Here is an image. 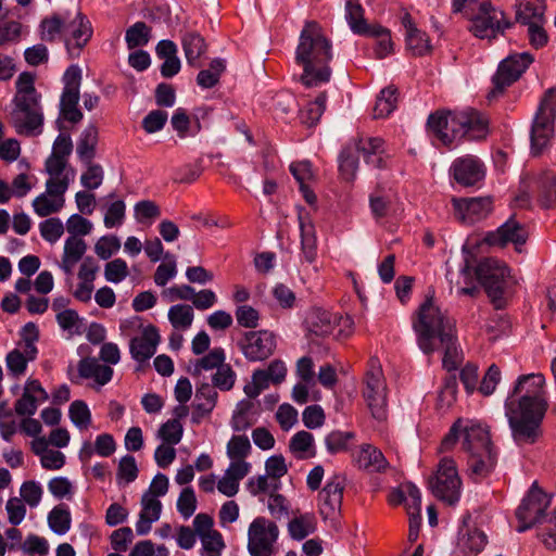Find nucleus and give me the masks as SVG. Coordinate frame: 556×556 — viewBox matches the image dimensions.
Returning <instances> with one entry per match:
<instances>
[{"instance_id": "obj_25", "label": "nucleus", "mask_w": 556, "mask_h": 556, "mask_svg": "<svg viewBox=\"0 0 556 556\" xmlns=\"http://www.w3.org/2000/svg\"><path fill=\"white\" fill-rule=\"evenodd\" d=\"M354 460L359 469L368 472L384 471L389 465L382 452L370 444H363Z\"/></svg>"}, {"instance_id": "obj_20", "label": "nucleus", "mask_w": 556, "mask_h": 556, "mask_svg": "<svg viewBox=\"0 0 556 556\" xmlns=\"http://www.w3.org/2000/svg\"><path fill=\"white\" fill-rule=\"evenodd\" d=\"M160 339L157 328L149 325L140 337L130 340L129 350L132 358L139 363L150 359L156 351Z\"/></svg>"}, {"instance_id": "obj_23", "label": "nucleus", "mask_w": 556, "mask_h": 556, "mask_svg": "<svg viewBox=\"0 0 556 556\" xmlns=\"http://www.w3.org/2000/svg\"><path fill=\"white\" fill-rule=\"evenodd\" d=\"M218 393L210 383H202L197 388L193 403L192 422L199 424L214 409Z\"/></svg>"}, {"instance_id": "obj_8", "label": "nucleus", "mask_w": 556, "mask_h": 556, "mask_svg": "<svg viewBox=\"0 0 556 556\" xmlns=\"http://www.w3.org/2000/svg\"><path fill=\"white\" fill-rule=\"evenodd\" d=\"M470 21L469 30L480 39H494L514 25L504 11L493 7L491 2H482Z\"/></svg>"}, {"instance_id": "obj_15", "label": "nucleus", "mask_w": 556, "mask_h": 556, "mask_svg": "<svg viewBox=\"0 0 556 556\" xmlns=\"http://www.w3.org/2000/svg\"><path fill=\"white\" fill-rule=\"evenodd\" d=\"M344 483L343 479L334 476L318 494V511L325 521L336 526L341 516Z\"/></svg>"}, {"instance_id": "obj_60", "label": "nucleus", "mask_w": 556, "mask_h": 556, "mask_svg": "<svg viewBox=\"0 0 556 556\" xmlns=\"http://www.w3.org/2000/svg\"><path fill=\"white\" fill-rule=\"evenodd\" d=\"M213 387L222 391H229L233 388L236 374L228 364L219 366L213 376Z\"/></svg>"}, {"instance_id": "obj_62", "label": "nucleus", "mask_w": 556, "mask_h": 556, "mask_svg": "<svg viewBox=\"0 0 556 556\" xmlns=\"http://www.w3.org/2000/svg\"><path fill=\"white\" fill-rule=\"evenodd\" d=\"M21 337L24 342L25 352L29 354L30 359H35L38 353L35 342L39 339V330L37 326L31 321L27 323L22 328Z\"/></svg>"}, {"instance_id": "obj_28", "label": "nucleus", "mask_w": 556, "mask_h": 556, "mask_svg": "<svg viewBox=\"0 0 556 556\" xmlns=\"http://www.w3.org/2000/svg\"><path fill=\"white\" fill-rule=\"evenodd\" d=\"M79 377L85 379L93 378L100 386H104L111 381L113 369L108 365H101L97 358L85 357L78 363Z\"/></svg>"}, {"instance_id": "obj_7", "label": "nucleus", "mask_w": 556, "mask_h": 556, "mask_svg": "<svg viewBox=\"0 0 556 556\" xmlns=\"http://www.w3.org/2000/svg\"><path fill=\"white\" fill-rule=\"evenodd\" d=\"M556 88H548L539 104L531 127V152L538 156L548 147L554 135Z\"/></svg>"}, {"instance_id": "obj_16", "label": "nucleus", "mask_w": 556, "mask_h": 556, "mask_svg": "<svg viewBox=\"0 0 556 556\" xmlns=\"http://www.w3.org/2000/svg\"><path fill=\"white\" fill-rule=\"evenodd\" d=\"M492 198H453L455 215L464 223L473 224L484 219L492 211Z\"/></svg>"}, {"instance_id": "obj_33", "label": "nucleus", "mask_w": 556, "mask_h": 556, "mask_svg": "<svg viewBox=\"0 0 556 556\" xmlns=\"http://www.w3.org/2000/svg\"><path fill=\"white\" fill-rule=\"evenodd\" d=\"M358 168V152L354 146L345 147L339 155L340 176L345 181H353Z\"/></svg>"}, {"instance_id": "obj_22", "label": "nucleus", "mask_w": 556, "mask_h": 556, "mask_svg": "<svg viewBox=\"0 0 556 556\" xmlns=\"http://www.w3.org/2000/svg\"><path fill=\"white\" fill-rule=\"evenodd\" d=\"M332 314L320 307L311 308L305 316L304 326L311 336L326 337L334 328Z\"/></svg>"}, {"instance_id": "obj_3", "label": "nucleus", "mask_w": 556, "mask_h": 556, "mask_svg": "<svg viewBox=\"0 0 556 556\" xmlns=\"http://www.w3.org/2000/svg\"><path fill=\"white\" fill-rule=\"evenodd\" d=\"M331 59L332 45L321 26L316 21H306L300 33L294 56L295 64L303 68L301 83L306 87L328 83L331 77Z\"/></svg>"}, {"instance_id": "obj_19", "label": "nucleus", "mask_w": 556, "mask_h": 556, "mask_svg": "<svg viewBox=\"0 0 556 556\" xmlns=\"http://www.w3.org/2000/svg\"><path fill=\"white\" fill-rule=\"evenodd\" d=\"M463 437L462 447L466 453L493 448L488 428L473 420H463Z\"/></svg>"}, {"instance_id": "obj_17", "label": "nucleus", "mask_w": 556, "mask_h": 556, "mask_svg": "<svg viewBox=\"0 0 556 556\" xmlns=\"http://www.w3.org/2000/svg\"><path fill=\"white\" fill-rule=\"evenodd\" d=\"M527 239L528 232L525 226L518 220H516L514 216H511L495 231L488 232L485 235L484 241L489 245L500 248H504L508 243H514L516 245L517 251H520L518 249V245L525 244Z\"/></svg>"}, {"instance_id": "obj_35", "label": "nucleus", "mask_w": 556, "mask_h": 556, "mask_svg": "<svg viewBox=\"0 0 556 556\" xmlns=\"http://www.w3.org/2000/svg\"><path fill=\"white\" fill-rule=\"evenodd\" d=\"M289 534L293 540L301 541L316 530V518L313 514H303L288 523Z\"/></svg>"}, {"instance_id": "obj_36", "label": "nucleus", "mask_w": 556, "mask_h": 556, "mask_svg": "<svg viewBox=\"0 0 556 556\" xmlns=\"http://www.w3.org/2000/svg\"><path fill=\"white\" fill-rule=\"evenodd\" d=\"M363 396L372 417L377 420H384L387 418V390L380 392L376 388L374 390L364 389Z\"/></svg>"}, {"instance_id": "obj_11", "label": "nucleus", "mask_w": 556, "mask_h": 556, "mask_svg": "<svg viewBox=\"0 0 556 556\" xmlns=\"http://www.w3.org/2000/svg\"><path fill=\"white\" fill-rule=\"evenodd\" d=\"M551 504L547 494L534 482L523 498L521 505L516 510V517L519 521L518 532H525L535 525L542 527L547 520L545 510Z\"/></svg>"}, {"instance_id": "obj_4", "label": "nucleus", "mask_w": 556, "mask_h": 556, "mask_svg": "<svg viewBox=\"0 0 556 556\" xmlns=\"http://www.w3.org/2000/svg\"><path fill=\"white\" fill-rule=\"evenodd\" d=\"M16 93L13 98V110L10 114L11 124L22 136L41 134L43 113L40 104L41 94L35 88V75L23 72L16 79Z\"/></svg>"}, {"instance_id": "obj_54", "label": "nucleus", "mask_w": 556, "mask_h": 556, "mask_svg": "<svg viewBox=\"0 0 556 556\" xmlns=\"http://www.w3.org/2000/svg\"><path fill=\"white\" fill-rule=\"evenodd\" d=\"M31 361L25 350L22 352L18 349L9 352L5 357L7 367L15 377L23 375L26 371L27 363Z\"/></svg>"}, {"instance_id": "obj_40", "label": "nucleus", "mask_w": 556, "mask_h": 556, "mask_svg": "<svg viewBox=\"0 0 556 556\" xmlns=\"http://www.w3.org/2000/svg\"><path fill=\"white\" fill-rule=\"evenodd\" d=\"M68 18V12L64 14H53L51 17L43 18L40 24L41 39L51 42L58 35L64 34L65 22Z\"/></svg>"}, {"instance_id": "obj_50", "label": "nucleus", "mask_w": 556, "mask_h": 556, "mask_svg": "<svg viewBox=\"0 0 556 556\" xmlns=\"http://www.w3.org/2000/svg\"><path fill=\"white\" fill-rule=\"evenodd\" d=\"M375 388L376 390L379 389L381 392L382 390H387V384L379 361L377 358H370L369 368L365 374L364 389L374 390Z\"/></svg>"}, {"instance_id": "obj_38", "label": "nucleus", "mask_w": 556, "mask_h": 556, "mask_svg": "<svg viewBox=\"0 0 556 556\" xmlns=\"http://www.w3.org/2000/svg\"><path fill=\"white\" fill-rule=\"evenodd\" d=\"M396 94L397 89L392 86H389L380 91L374 108L375 118L387 117L394 111L397 102Z\"/></svg>"}, {"instance_id": "obj_6", "label": "nucleus", "mask_w": 556, "mask_h": 556, "mask_svg": "<svg viewBox=\"0 0 556 556\" xmlns=\"http://www.w3.org/2000/svg\"><path fill=\"white\" fill-rule=\"evenodd\" d=\"M475 273L494 308H504L506 305L505 291L511 279L508 266L503 261L488 257L478 264Z\"/></svg>"}, {"instance_id": "obj_51", "label": "nucleus", "mask_w": 556, "mask_h": 556, "mask_svg": "<svg viewBox=\"0 0 556 556\" xmlns=\"http://www.w3.org/2000/svg\"><path fill=\"white\" fill-rule=\"evenodd\" d=\"M77 30H71V37L75 40V47L80 50L92 36V27L90 21L79 10H77Z\"/></svg>"}, {"instance_id": "obj_10", "label": "nucleus", "mask_w": 556, "mask_h": 556, "mask_svg": "<svg viewBox=\"0 0 556 556\" xmlns=\"http://www.w3.org/2000/svg\"><path fill=\"white\" fill-rule=\"evenodd\" d=\"M462 481L453 458L444 457L439 464L435 476L429 479L432 494L440 501L454 505L460 495Z\"/></svg>"}, {"instance_id": "obj_29", "label": "nucleus", "mask_w": 556, "mask_h": 556, "mask_svg": "<svg viewBox=\"0 0 556 556\" xmlns=\"http://www.w3.org/2000/svg\"><path fill=\"white\" fill-rule=\"evenodd\" d=\"M299 224L301 230V250L304 260L307 263L315 262L317 257V240L315 227L306 216L299 215Z\"/></svg>"}, {"instance_id": "obj_52", "label": "nucleus", "mask_w": 556, "mask_h": 556, "mask_svg": "<svg viewBox=\"0 0 556 556\" xmlns=\"http://www.w3.org/2000/svg\"><path fill=\"white\" fill-rule=\"evenodd\" d=\"M314 446V437L311 432L301 430L296 432L290 440L289 450L296 455L298 458H305L303 455L309 452Z\"/></svg>"}, {"instance_id": "obj_61", "label": "nucleus", "mask_w": 556, "mask_h": 556, "mask_svg": "<svg viewBox=\"0 0 556 556\" xmlns=\"http://www.w3.org/2000/svg\"><path fill=\"white\" fill-rule=\"evenodd\" d=\"M177 509L184 518L191 517L197 509V497L192 488L182 489L177 501Z\"/></svg>"}, {"instance_id": "obj_12", "label": "nucleus", "mask_w": 556, "mask_h": 556, "mask_svg": "<svg viewBox=\"0 0 556 556\" xmlns=\"http://www.w3.org/2000/svg\"><path fill=\"white\" fill-rule=\"evenodd\" d=\"M63 83L64 88L60 99V114L65 121L77 124L83 119V113L77 108L81 84V70L78 65L73 64L67 67L63 75Z\"/></svg>"}, {"instance_id": "obj_30", "label": "nucleus", "mask_w": 556, "mask_h": 556, "mask_svg": "<svg viewBox=\"0 0 556 556\" xmlns=\"http://www.w3.org/2000/svg\"><path fill=\"white\" fill-rule=\"evenodd\" d=\"M290 172L300 185V191L309 205H314L317 201L316 194L306 185V181L313 177L311 163L308 161L295 162L290 165Z\"/></svg>"}, {"instance_id": "obj_26", "label": "nucleus", "mask_w": 556, "mask_h": 556, "mask_svg": "<svg viewBox=\"0 0 556 556\" xmlns=\"http://www.w3.org/2000/svg\"><path fill=\"white\" fill-rule=\"evenodd\" d=\"M515 21L522 25L545 22V0H517Z\"/></svg>"}, {"instance_id": "obj_1", "label": "nucleus", "mask_w": 556, "mask_h": 556, "mask_svg": "<svg viewBox=\"0 0 556 556\" xmlns=\"http://www.w3.org/2000/svg\"><path fill=\"white\" fill-rule=\"evenodd\" d=\"M544 383L545 378L541 374L521 375L505 400V416L511 438L519 446L532 445L543 434L542 422L548 406Z\"/></svg>"}, {"instance_id": "obj_32", "label": "nucleus", "mask_w": 556, "mask_h": 556, "mask_svg": "<svg viewBox=\"0 0 556 556\" xmlns=\"http://www.w3.org/2000/svg\"><path fill=\"white\" fill-rule=\"evenodd\" d=\"M345 17L351 30L359 36H365L372 28L364 17V9L359 3L348 0L345 3Z\"/></svg>"}, {"instance_id": "obj_53", "label": "nucleus", "mask_w": 556, "mask_h": 556, "mask_svg": "<svg viewBox=\"0 0 556 556\" xmlns=\"http://www.w3.org/2000/svg\"><path fill=\"white\" fill-rule=\"evenodd\" d=\"M225 353L222 348L213 349L207 355L197 361L193 369V375L198 376L202 370L218 369L219 366L224 365Z\"/></svg>"}, {"instance_id": "obj_18", "label": "nucleus", "mask_w": 556, "mask_h": 556, "mask_svg": "<svg viewBox=\"0 0 556 556\" xmlns=\"http://www.w3.org/2000/svg\"><path fill=\"white\" fill-rule=\"evenodd\" d=\"M451 173L460 186L472 187L484 178V166L477 156L465 155L454 160Z\"/></svg>"}, {"instance_id": "obj_41", "label": "nucleus", "mask_w": 556, "mask_h": 556, "mask_svg": "<svg viewBox=\"0 0 556 556\" xmlns=\"http://www.w3.org/2000/svg\"><path fill=\"white\" fill-rule=\"evenodd\" d=\"M458 544L464 553L476 555L485 546L486 535L478 529H467L465 533L460 530Z\"/></svg>"}, {"instance_id": "obj_39", "label": "nucleus", "mask_w": 556, "mask_h": 556, "mask_svg": "<svg viewBox=\"0 0 556 556\" xmlns=\"http://www.w3.org/2000/svg\"><path fill=\"white\" fill-rule=\"evenodd\" d=\"M367 37H372L377 40L375 53L377 59H383L393 51V42L391 39V31L379 25L374 24L372 28L366 35Z\"/></svg>"}, {"instance_id": "obj_58", "label": "nucleus", "mask_w": 556, "mask_h": 556, "mask_svg": "<svg viewBox=\"0 0 556 556\" xmlns=\"http://www.w3.org/2000/svg\"><path fill=\"white\" fill-rule=\"evenodd\" d=\"M251 451V443L247 435H233L227 445L229 458L243 459Z\"/></svg>"}, {"instance_id": "obj_57", "label": "nucleus", "mask_w": 556, "mask_h": 556, "mask_svg": "<svg viewBox=\"0 0 556 556\" xmlns=\"http://www.w3.org/2000/svg\"><path fill=\"white\" fill-rule=\"evenodd\" d=\"M383 139L379 137L367 138L366 140L359 139L354 144L355 150L363 154L366 162H370V157L383 153Z\"/></svg>"}, {"instance_id": "obj_5", "label": "nucleus", "mask_w": 556, "mask_h": 556, "mask_svg": "<svg viewBox=\"0 0 556 556\" xmlns=\"http://www.w3.org/2000/svg\"><path fill=\"white\" fill-rule=\"evenodd\" d=\"M427 126L434 139L446 147L462 138L481 140L488 132L485 121L475 110L454 114L437 111L429 115Z\"/></svg>"}, {"instance_id": "obj_63", "label": "nucleus", "mask_w": 556, "mask_h": 556, "mask_svg": "<svg viewBox=\"0 0 556 556\" xmlns=\"http://www.w3.org/2000/svg\"><path fill=\"white\" fill-rule=\"evenodd\" d=\"M168 114L162 110H153L142 119V128L148 134H154L163 129L167 122Z\"/></svg>"}, {"instance_id": "obj_59", "label": "nucleus", "mask_w": 556, "mask_h": 556, "mask_svg": "<svg viewBox=\"0 0 556 556\" xmlns=\"http://www.w3.org/2000/svg\"><path fill=\"white\" fill-rule=\"evenodd\" d=\"M128 266L123 258L108 262L104 267V277L108 281L118 283L128 276Z\"/></svg>"}, {"instance_id": "obj_13", "label": "nucleus", "mask_w": 556, "mask_h": 556, "mask_svg": "<svg viewBox=\"0 0 556 556\" xmlns=\"http://www.w3.org/2000/svg\"><path fill=\"white\" fill-rule=\"evenodd\" d=\"M238 346L249 362H263L274 354L276 336L268 330L247 331L238 341Z\"/></svg>"}, {"instance_id": "obj_46", "label": "nucleus", "mask_w": 556, "mask_h": 556, "mask_svg": "<svg viewBox=\"0 0 556 556\" xmlns=\"http://www.w3.org/2000/svg\"><path fill=\"white\" fill-rule=\"evenodd\" d=\"M182 433L181 422L177 419H169L160 427L157 437L168 445H176L180 442Z\"/></svg>"}, {"instance_id": "obj_42", "label": "nucleus", "mask_w": 556, "mask_h": 556, "mask_svg": "<svg viewBox=\"0 0 556 556\" xmlns=\"http://www.w3.org/2000/svg\"><path fill=\"white\" fill-rule=\"evenodd\" d=\"M406 48L414 56H424L431 53L432 46L426 33L414 29L405 35Z\"/></svg>"}, {"instance_id": "obj_55", "label": "nucleus", "mask_w": 556, "mask_h": 556, "mask_svg": "<svg viewBox=\"0 0 556 556\" xmlns=\"http://www.w3.org/2000/svg\"><path fill=\"white\" fill-rule=\"evenodd\" d=\"M38 400L35 394L30 391L27 383H25L24 392L22 396L15 402L14 409L20 416H33L36 414L38 408Z\"/></svg>"}, {"instance_id": "obj_48", "label": "nucleus", "mask_w": 556, "mask_h": 556, "mask_svg": "<svg viewBox=\"0 0 556 556\" xmlns=\"http://www.w3.org/2000/svg\"><path fill=\"white\" fill-rule=\"evenodd\" d=\"M64 205V198L50 200L48 194L41 193L33 201L35 213L40 217H47L53 213H58Z\"/></svg>"}, {"instance_id": "obj_49", "label": "nucleus", "mask_w": 556, "mask_h": 556, "mask_svg": "<svg viewBox=\"0 0 556 556\" xmlns=\"http://www.w3.org/2000/svg\"><path fill=\"white\" fill-rule=\"evenodd\" d=\"M68 415L72 422L79 429H87L91 422V413L88 405L81 400L72 402Z\"/></svg>"}, {"instance_id": "obj_44", "label": "nucleus", "mask_w": 556, "mask_h": 556, "mask_svg": "<svg viewBox=\"0 0 556 556\" xmlns=\"http://www.w3.org/2000/svg\"><path fill=\"white\" fill-rule=\"evenodd\" d=\"M151 38V27L144 22H136L125 34V40L128 49H135L146 46Z\"/></svg>"}, {"instance_id": "obj_27", "label": "nucleus", "mask_w": 556, "mask_h": 556, "mask_svg": "<svg viewBox=\"0 0 556 556\" xmlns=\"http://www.w3.org/2000/svg\"><path fill=\"white\" fill-rule=\"evenodd\" d=\"M538 203L543 208L556 206V175L553 172H543L535 178Z\"/></svg>"}, {"instance_id": "obj_64", "label": "nucleus", "mask_w": 556, "mask_h": 556, "mask_svg": "<svg viewBox=\"0 0 556 556\" xmlns=\"http://www.w3.org/2000/svg\"><path fill=\"white\" fill-rule=\"evenodd\" d=\"M539 536L547 548L556 549V509L553 516L540 527Z\"/></svg>"}, {"instance_id": "obj_31", "label": "nucleus", "mask_w": 556, "mask_h": 556, "mask_svg": "<svg viewBox=\"0 0 556 556\" xmlns=\"http://www.w3.org/2000/svg\"><path fill=\"white\" fill-rule=\"evenodd\" d=\"M98 143V128L94 125H88L81 132L77 142L76 152L79 160L89 164L96 156V147Z\"/></svg>"}, {"instance_id": "obj_21", "label": "nucleus", "mask_w": 556, "mask_h": 556, "mask_svg": "<svg viewBox=\"0 0 556 556\" xmlns=\"http://www.w3.org/2000/svg\"><path fill=\"white\" fill-rule=\"evenodd\" d=\"M495 465L496 453L493 448L468 453L467 472L473 482H480L486 478L493 471Z\"/></svg>"}, {"instance_id": "obj_2", "label": "nucleus", "mask_w": 556, "mask_h": 556, "mask_svg": "<svg viewBox=\"0 0 556 556\" xmlns=\"http://www.w3.org/2000/svg\"><path fill=\"white\" fill-rule=\"evenodd\" d=\"M413 329L417 344L425 354H432L439 348V342L444 350L443 368L448 372L457 369L462 355L457 346L455 320L434 305L432 295L427 296L419 306L413 319Z\"/></svg>"}, {"instance_id": "obj_45", "label": "nucleus", "mask_w": 556, "mask_h": 556, "mask_svg": "<svg viewBox=\"0 0 556 556\" xmlns=\"http://www.w3.org/2000/svg\"><path fill=\"white\" fill-rule=\"evenodd\" d=\"M194 314L190 305H173L168 311V319L174 328L187 329L191 326Z\"/></svg>"}, {"instance_id": "obj_56", "label": "nucleus", "mask_w": 556, "mask_h": 556, "mask_svg": "<svg viewBox=\"0 0 556 556\" xmlns=\"http://www.w3.org/2000/svg\"><path fill=\"white\" fill-rule=\"evenodd\" d=\"M41 237L50 242L55 243L64 233V226L60 218L51 217L39 225Z\"/></svg>"}, {"instance_id": "obj_43", "label": "nucleus", "mask_w": 556, "mask_h": 556, "mask_svg": "<svg viewBox=\"0 0 556 556\" xmlns=\"http://www.w3.org/2000/svg\"><path fill=\"white\" fill-rule=\"evenodd\" d=\"M457 378L455 374L447 375L443 380V386L438 394L437 408L445 412L456 401Z\"/></svg>"}, {"instance_id": "obj_34", "label": "nucleus", "mask_w": 556, "mask_h": 556, "mask_svg": "<svg viewBox=\"0 0 556 556\" xmlns=\"http://www.w3.org/2000/svg\"><path fill=\"white\" fill-rule=\"evenodd\" d=\"M48 525L50 529L59 535L65 534L72 525V516L65 504L54 506L48 515Z\"/></svg>"}, {"instance_id": "obj_24", "label": "nucleus", "mask_w": 556, "mask_h": 556, "mask_svg": "<svg viewBox=\"0 0 556 556\" xmlns=\"http://www.w3.org/2000/svg\"><path fill=\"white\" fill-rule=\"evenodd\" d=\"M181 46L188 65L199 68L201 66L200 59L207 51V45L203 36L195 30L185 31L181 36Z\"/></svg>"}, {"instance_id": "obj_37", "label": "nucleus", "mask_w": 556, "mask_h": 556, "mask_svg": "<svg viewBox=\"0 0 556 556\" xmlns=\"http://www.w3.org/2000/svg\"><path fill=\"white\" fill-rule=\"evenodd\" d=\"M326 92L318 94L314 101L309 102L303 110L300 111L299 117L301 123L308 127L315 126L326 110Z\"/></svg>"}, {"instance_id": "obj_47", "label": "nucleus", "mask_w": 556, "mask_h": 556, "mask_svg": "<svg viewBox=\"0 0 556 556\" xmlns=\"http://www.w3.org/2000/svg\"><path fill=\"white\" fill-rule=\"evenodd\" d=\"M355 437L354 432L351 431H340L334 430L331 431L325 438V444L327 451L330 454H337L348 450V443L350 440H353Z\"/></svg>"}, {"instance_id": "obj_9", "label": "nucleus", "mask_w": 556, "mask_h": 556, "mask_svg": "<svg viewBox=\"0 0 556 556\" xmlns=\"http://www.w3.org/2000/svg\"><path fill=\"white\" fill-rule=\"evenodd\" d=\"M533 61L534 58L529 52L514 53L501 61L492 77L493 88L488 93V99L492 100L501 96L507 87L521 77Z\"/></svg>"}, {"instance_id": "obj_14", "label": "nucleus", "mask_w": 556, "mask_h": 556, "mask_svg": "<svg viewBox=\"0 0 556 556\" xmlns=\"http://www.w3.org/2000/svg\"><path fill=\"white\" fill-rule=\"evenodd\" d=\"M279 534L275 522L264 517L255 518L249 527L248 551L251 556H270Z\"/></svg>"}]
</instances>
